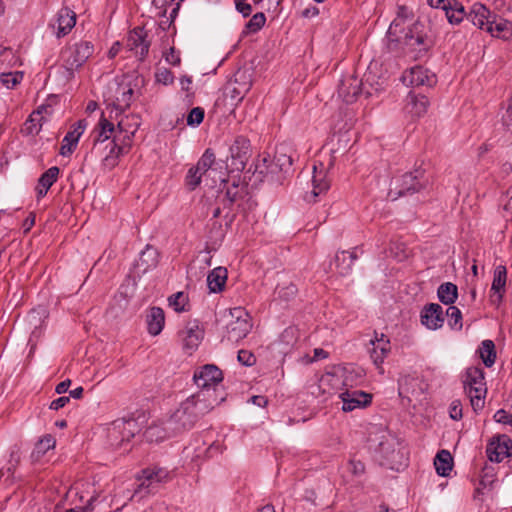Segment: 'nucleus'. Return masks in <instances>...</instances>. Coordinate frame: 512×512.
Returning <instances> with one entry per match:
<instances>
[{"label":"nucleus","instance_id":"nucleus-22","mask_svg":"<svg viewBox=\"0 0 512 512\" xmlns=\"http://www.w3.org/2000/svg\"><path fill=\"white\" fill-rule=\"evenodd\" d=\"M421 323L428 329L437 330L444 324V310L437 303H430L423 307L421 311Z\"/></svg>","mask_w":512,"mask_h":512},{"label":"nucleus","instance_id":"nucleus-5","mask_svg":"<svg viewBox=\"0 0 512 512\" xmlns=\"http://www.w3.org/2000/svg\"><path fill=\"white\" fill-rule=\"evenodd\" d=\"M93 53L94 45L86 40L66 45L61 51V59L68 76L74 77V72L80 69Z\"/></svg>","mask_w":512,"mask_h":512},{"label":"nucleus","instance_id":"nucleus-21","mask_svg":"<svg viewBox=\"0 0 512 512\" xmlns=\"http://www.w3.org/2000/svg\"><path fill=\"white\" fill-rule=\"evenodd\" d=\"M362 378L361 373H357L352 367L338 368L334 373H326L322 376L321 382H339L345 389L352 388L357 385L359 380Z\"/></svg>","mask_w":512,"mask_h":512},{"label":"nucleus","instance_id":"nucleus-59","mask_svg":"<svg viewBox=\"0 0 512 512\" xmlns=\"http://www.w3.org/2000/svg\"><path fill=\"white\" fill-rule=\"evenodd\" d=\"M235 8L243 17H248L252 13V6L248 3H244L243 1H236Z\"/></svg>","mask_w":512,"mask_h":512},{"label":"nucleus","instance_id":"nucleus-19","mask_svg":"<svg viewBox=\"0 0 512 512\" xmlns=\"http://www.w3.org/2000/svg\"><path fill=\"white\" fill-rule=\"evenodd\" d=\"M343 402L342 409L345 412L353 411L357 408H364L372 401V396L361 390L345 389L339 395Z\"/></svg>","mask_w":512,"mask_h":512},{"label":"nucleus","instance_id":"nucleus-43","mask_svg":"<svg viewBox=\"0 0 512 512\" xmlns=\"http://www.w3.org/2000/svg\"><path fill=\"white\" fill-rule=\"evenodd\" d=\"M334 265L339 275L345 276L349 274L352 269V261L349 260L348 252H337L334 259Z\"/></svg>","mask_w":512,"mask_h":512},{"label":"nucleus","instance_id":"nucleus-17","mask_svg":"<svg viewBox=\"0 0 512 512\" xmlns=\"http://www.w3.org/2000/svg\"><path fill=\"white\" fill-rule=\"evenodd\" d=\"M395 440L391 437L383 436L382 440L378 444L377 451L381 454L383 464L387 465L391 469L399 470V466L402 465V454L395 448Z\"/></svg>","mask_w":512,"mask_h":512},{"label":"nucleus","instance_id":"nucleus-60","mask_svg":"<svg viewBox=\"0 0 512 512\" xmlns=\"http://www.w3.org/2000/svg\"><path fill=\"white\" fill-rule=\"evenodd\" d=\"M69 401H70V397L61 396L51 402L50 409L59 410V409L63 408L67 403H69Z\"/></svg>","mask_w":512,"mask_h":512},{"label":"nucleus","instance_id":"nucleus-20","mask_svg":"<svg viewBox=\"0 0 512 512\" xmlns=\"http://www.w3.org/2000/svg\"><path fill=\"white\" fill-rule=\"evenodd\" d=\"M95 137L93 140V147L91 149V154L98 155L102 152V147L107 144V142L111 141V136L115 135V127L112 122L107 120L104 115L99 120L97 128L94 131Z\"/></svg>","mask_w":512,"mask_h":512},{"label":"nucleus","instance_id":"nucleus-14","mask_svg":"<svg viewBox=\"0 0 512 512\" xmlns=\"http://www.w3.org/2000/svg\"><path fill=\"white\" fill-rule=\"evenodd\" d=\"M76 24V14L68 7L61 8L55 20L49 23V28L52 29L54 35L60 39L70 33Z\"/></svg>","mask_w":512,"mask_h":512},{"label":"nucleus","instance_id":"nucleus-32","mask_svg":"<svg viewBox=\"0 0 512 512\" xmlns=\"http://www.w3.org/2000/svg\"><path fill=\"white\" fill-rule=\"evenodd\" d=\"M429 105L430 102L427 96L421 94L417 95L411 92L408 95V103L406 109L414 116L421 117L427 112Z\"/></svg>","mask_w":512,"mask_h":512},{"label":"nucleus","instance_id":"nucleus-57","mask_svg":"<svg viewBox=\"0 0 512 512\" xmlns=\"http://www.w3.org/2000/svg\"><path fill=\"white\" fill-rule=\"evenodd\" d=\"M449 414L453 420H460L462 418V404L460 400L452 401L449 407Z\"/></svg>","mask_w":512,"mask_h":512},{"label":"nucleus","instance_id":"nucleus-37","mask_svg":"<svg viewBox=\"0 0 512 512\" xmlns=\"http://www.w3.org/2000/svg\"><path fill=\"white\" fill-rule=\"evenodd\" d=\"M158 264V252L155 248L151 246H147L145 250H143L140 254V257L137 261V267L142 270V272H147L148 270L155 268Z\"/></svg>","mask_w":512,"mask_h":512},{"label":"nucleus","instance_id":"nucleus-34","mask_svg":"<svg viewBox=\"0 0 512 512\" xmlns=\"http://www.w3.org/2000/svg\"><path fill=\"white\" fill-rule=\"evenodd\" d=\"M227 269L224 267L214 268L207 276V285L211 292H221L226 284Z\"/></svg>","mask_w":512,"mask_h":512},{"label":"nucleus","instance_id":"nucleus-33","mask_svg":"<svg viewBox=\"0 0 512 512\" xmlns=\"http://www.w3.org/2000/svg\"><path fill=\"white\" fill-rule=\"evenodd\" d=\"M284 150L285 147L277 148L273 161L267 167L271 173H274L277 170L287 173L291 169L293 159Z\"/></svg>","mask_w":512,"mask_h":512},{"label":"nucleus","instance_id":"nucleus-61","mask_svg":"<svg viewBox=\"0 0 512 512\" xmlns=\"http://www.w3.org/2000/svg\"><path fill=\"white\" fill-rule=\"evenodd\" d=\"M39 446L44 450H49L55 446V439L51 435H47L39 441Z\"/></svg>","mask_w":512,"mask_h":512},{"label":"nucleus","instance_id":"nucleus-64","mask_svg":"<svg viewBox=\"0 0 512 512\" xmlns=\"http://www.w3.org/2000/svg\"><path fill=\"white\" fill-rule=\"evenodd\" d=\"M251 402L259 407H265L268 404V399L262 395H256L251 397Z\"/></svg>","mask_w":512,"mask_h":512},{"label":"nucleus","instance_id":"nucleus-55","mask_svg":"<svg viewBox=\"0 0 512 512\" xmlns=\"http://www.w3.org/2000/svg\"><path fill=\"white\" fill-rule=\"evenodd\" d=\"M237 358L238 361L245 366H252L256 362L255 356L248 350H239Z\"/></svg>","mask_w":512,"mask_h":512},{"label":"nucleus","instance_id":"nucleus-10","mask_svg":"<svg viewBox=\"0 0 512 512\" xmlns=\"http://www.w3.org/2000/svg\"><path fill=\"white\" fill-rule=\"evenodd\" d=\"M251 88V81L246 72H237L224 88V96L231 106H237Z\"/></svg>","mask_w":512,"mask_h":512},{"label":"nucleus","instance_id":"nucleus-40","mask_svg":"<svg viewBox=\"0 0 512 512\" xmlns=\"http://www.w3.org/2000/svg\"><path fill=\"white\" fill-rule=\"evenodd\" d=\"M437 297L444 305L452 306L458 297V288L452 282L442 283L437 289Z\"/></svg>","mask_w":512,"mask_h":512},{"label":"nucleus","instance_id":"nucleus-9","mask_svg":"<svg viewBox=\"0 0 512 512\" xmlns=\"http://www.w3.org/2000/svg\"><path fill=\"white\" fill-rule=\"evenodd\" d=\"M230 163L226 164V169L230 172H241L245 169L246 163L250 157V141L244 136L235 138L230 146Z\"/></svg>","mask_w":512,"mask_h":512},{"label":"nucleus","instance_id":"nucleus-63","mask_svg":"<svg viewBox=\"0 0 512 512\" xmlns=\"http://www.w3.org/2000/svg\"><path fill=\"white\" fill-rule=\"evenodd\" d=\"M70 385H71V380L66 379V380L60 382L59 384H57L55 391L58 394L66 393L68 391Z\"/></svg>","mask_w":512,"mask_h":512},{"label":"nucleus","instance_id":"nucleus-7","mask_svg":"<svg viewBox=\"0 0 512 512\" xmlns=\"http://www.w3.org/2000/svg\"><path fill=\"white\" fill-rule=\"evenodd\" d=\"M169 472L163 468H146L141 472V476L137 479L139 481L138 487L135 489V494H140L144 497L149 494L157 492L161 483L167 482L169 479Z\"/></svg>","mask_w":512,"mask_h":512},{"label":"nucleus","instance_id":"nucleus-62","mask_svg":"<svg viewBox=\"0 0 512 512\" xmlns=\"http://www.w3.org/2000/svg\"><path fill=\"white\" fill-rule=\"evenodd\" d=\"M511 415H509L505 410L503 409H500L498 410L495 415H494V419L496 422H499V423H504V424H509V419H510Z\"/></svg>","mask_w":512,"mask_h":512},{"label":"nucleus","instance_id":"nucleus-45","mask_svg":"<svg viewBox=\"0 0 512 512\" xmlns=\"http://www.w3.org/2000/svg\"><path fill=\"white\" fill-rule=\"evenodd\" d=\"M216 164V156L211 148H207L197 164L195 165L196 169L201 172L203 175Z\"/></svg>","mask_w":512,"mask_h":512},{"label":"nucleus","instance_id":"nucleus-1","mask_svg":"<svg viewBox=\"0 0 512 512\" xmlns=\"http://www.w3.org/2000/svg\"><path fill=\"white\" fill-rule=\"evenodd\" d=\"M412 18V11L406 6H398L396 18L391 22L386 34L388 52L403 55L415 50H427L423 23L415 21L405 27V22Z\"/></svg>","mask_w":512,"mask_h":512},{"label":"nucleus","instance_id":"nucleus-3","mask_svg":"<svg viewBox=\"0 0 512 512\" xmlns=\"http://www.w3.org/2000/svg\"><path fill=\"white\" fill-rule=\"evenodd\" d=\"M428 185L429 179L425 174V170L417 168L412 172H406L394 177L390 183L388 196L391 200H396L399 197L420 192Z\"/></svg>","mask_w":512,"mask_h":512},{"label":"nucleus","instance_id":"nucleus-27","mask_svg":"<svg viewBox=\"0 0 512 512\" xmlns=\"http://www.w3.org/2000/svg\"><path fill=\"white\" fill-rule=\"evenodd\" d=\"M492 37L499 38L503 41L512 40V21L504 19L497 14L491 19V24L486 27Z\"/></svg>","mask_w":512,"mask_h":512},{"label":"nucleus","instance_id":"nucleus-6","mask_svg":"<svg viewBox=\"0 0 512 512\" xmlns=\"http://www.w3.org/2000/svg\"><path fill=\"white\" fill-rule=\"evenodd\" d=\"M230 315L232 320L226 325L224 337L232 343H238L249 334L252 323L249 314L241 307L231 309Z\"/></svg>","mask_w":512,"mask_h":512},{"label":"nucleus","instance_id":"nucleus-38","mask_svg":"<svg viewBox=\"0 0 512 512\" xmlns=\"http://www.w3.org/2000/svg\"><path fill=\"white\" fill-rule=\"evenodd\" d=\"M137 426L134 420L124 421L121 424L116 425L109 433V437L112 440H116L118 434H122L120 443L117 445L121 446L124 441H129L130 438L134 437V428Z\"/></svg>","mask_w":512,"mask_h":512},{"label":"nucleus","instance_id":"nucleus-30","mask_svg":"<svg viewBox=\"0 0 512 512\" xmlns=\"http://www.w3.org/2000/svg\"><path fill=\"white\" fill-rule=\"evenodd\" d=\"M146 323L150 335H159L165 324L164 310L156 306L150 308L146 316Z\"/></svg>","mask_w":512,"mask_h":512},{"label":"nucleus","instance_id":"nucleus-39","mask_svg":"<svg viewBox=\"0 0 512 512\" xmlns=\"http://www.w3.org/2000/svg\"><path fill=\"white\" fill-rule=\"evenodd\" d=\"M436 472L440 476H448L453 467V458L449 451L441 450L434 459Z\"/></svg>","mask_w":512,"mask_h":512},{"label":"nucleus","instance_id":"nucleus-41","mask_svg":"<svg viewBox=\"0 0 512 512\" xmlns=\"http://www.w3.org/2000/svg\"><path fill=\"white\" fill-rule=\"evenodd\" d=\"M178 435L166 429V420L162 424H154L149 426L145 431V437L148 441H162L165 438Z\"/></svg>","mask_w":512,"mask_h":512},{"label":"nucleus","instance_id":"nucleus-18","mask_svg":"<svg viewBox=\"0 0 512 512\" xmlns=\"http://www.w3.org/2000/svg\"><path fill=\"white\" fill-rule=\"evenodd\" d=\"M87 127L85 119L78 120L71 127L67 134L64 136L61 147L60 155L70 156L77 148L80 137L83 135Z\"/></svg>","mask_w":512,"mask_h":512},{"label":"nucleus","instance_id":"nucleus-46","mask_svg":"<svg viewBox=\"0 0 512 512\" xmlns=\"http://www.w3.org/2000/svg\"><path fill=\"white\" fill-rule=\"evenodd\" d=\"M445 315L447 317L448 325L453 330H461L463 323H462V313L460 309L456 306H449L446 309Z\"/></svg>","mask_w":512,"mask_h":512},{"label":"nucleus","instance_id":"nucleus-48","mask_svg":"<svg viewBox=\"0 0 512 512\" xmlns=\"http://www.w3.org/2000/svg\"><path fill=\"white\" fill-rule=\"evenodd\" d=\"M23 76L24 74L21 71L2 73L0 75V81L6 88L13 89L16 85L21 83Z\"/></svg>","mask_w":512,"mask_h":512},{"label":"nucleus","instance_id":"nucleus-49","mask_svg":"<svg viewBox=\"0 0 512 512\" xmlns=\"http://www.w3.org/2000/svg\"><path fill=\"white\" fill-rule=\"evenodd\" d=\"M266 23V16L262 12H258L254 14L251 19L246 23L245 29L247 32L256 33L258 32Z\"/></svg>","mask_w":512,"mask_h":512},{"label":"nucleus","instance_id":"nucleus-25","mask_svg":"<svg viewBox=\"0 0 512 512\" xmlns=\"http://www.w3.org/2000/svg\"><path fill=\"white\" fill-rule=\"evenodd\" d=\"M362 82L355 75L344 77L338 86V95L346 103H352L361 93Z\"/></svg>","mask_w":512,"mask_h":512},{"label":"nucleus","instance_id":"nucleus-12","mask_svg":"<svg viewBox=\"0 0 512 512\" xmlns=\"http://www.w3.org/2000/svg\"><path fill=\"white\" fill-rule=\"evenodd\" d=\"M428 4L444 12L448 22L452 25L460 24L466 15L464 5L458 0H428Z\"/></svg>","mask_w":512,"mask_h":512},{"label":"nucleus","instance_id":"nucleus-44","mask_svg":"<svg viewBox=\"0 0 512 512\" xmlns=\"http://www.w3.org/2000/svg\"><path fill=\"white\" fill-rule=\"evenodd\" d=\"M169 306L172 307L176 312H184L189 309V299L188 296L180 291L172 294L168 297Z\"/></svg>","mask_w":512,"mask_h":512},{"label":"nucleus","instance_id":"nucleus-50","mask_svg":"<svg viewBox=\"0 0 512 512\" xmlns=\"http://www.w3.org/2000/svg\"><path fill=\"white\" fill-rule=\"evenodd\" d=\"M203 174L199 172L195 166H192L185 177V184L189 190H195L201 183Z\"/></svg>","mask_w":512,"mask_h":512},{"label":"nucleus","instance_id":"nucleus-26","mask_svg":"<svg viewBox=\"0 0 512 512\" xmlns=\"http://www.w3.org/2000/svg\"><path fill=\"white\" fill-rule=\"evenodd\" d=\"M506 279L507 271L505 266H497L494 270V276L491 285L492 294L490 295L491 303L495 306H499L503 301Z\"/></svg>","mask_w":512,"mask_h":512},{"label":"nucleus","instance_id":"nucleus-51","mask_svg":"<svg viewBox=\"0 0 512 512\" xmlns=\"http://www.w3.org/2000/svg\"><path fill=\"white\" fill-rule=\"evenodd\" d=\"M298 292V289L295 284L288 283L284 286H278L276 288V293L280 299H283L285 301H289L293 299Z\"/></svg>","mask_w":512,"mask_h":512},{"label":"nucleus","instance_id":"nucleus-42","mask_svg":"<svg viewBox=\"0 0 512 512\" xmlns=\"http://www.w3.org/2000/svg\"><path fill=\"white\" fill-rule=\"evenodd\" d=\"M480 358L486 367H491L495 363L496 351L495 344L492 340L482 341L478 349Z\"/></svg>","mask_w":512,"mask_h":512},{"label":"nucleus","instance_id":"nucleus-58","mask_svg":"<svg viewBox=\"0 0 512 512\" xmlns=\"http://www.w3.org/2000/svg\"><path fill=\"white\" fill-rule=\"evenodd\" d=\"M348 470L356 475V476H359V475H362L365 471V466L364 464L359 461V460H350L349 463H348Z\"/></svg>","mask_w":512,"mask_h":512},{"label":"nucleus","instance_id":"nucleus-8","mask_svg":"<svg viewBox=\"0 0 512 512\" xmlns=\"http://www.w3.org/2000/svg\"><path fill=\"white\" fill-rule=\"evenodd\" d=\"M193 380L201 390H209L212 398H217L216 386L222 382L223 373L217 366L206 364L195 370Z\"/></svg>","mask_w":512,"mask_h":512},{"label":"nucleus","instance_id":"nucleus-31","mask_svg":"<svg viewBox=\"0 0 512 512\" xmlns=\"http://www.w3.org/2000/svg\"><path fill=\"white\" fill-rule=\"evenodd\" d=\"M314 174L312 178L313 189L309 194H306L305 200L308 202H315L316 197L330 188V181L326 178L324 171H317L316 166L313 167Z\"/></svg>","mask_w":512,"mask_h":512},{"label":"nucleus","instance_id":"nucleus-53","mask_svg":"<svg viewBox=\"0 0 512 512\" xmlns=\"http://www.w3.org/2000/svg\"><path fill=\"white\" fill-rule=\"evenodd\" d=\"M155 78L158 83L163 85H170L174 82V75L167 68H158L155 73Z\"/></svg>","mask_w":512,"mask_h":512},{"label":"nucleus","instance_id":"nucleus-15","mask_svg":"<svg viewBox=\"0 0 512 512\" xmlns=\"http://www.w3.org/2000/svg\"><path fill=\"white\" fill-rule=\"evenodd\" d=\"M402 81L407 86L420 87L427 86L432 87L436 83V76L433 73L422 66L412 67L410 70L404 72L402 75Z\"/></svg>","mask_w":512,"mask_h":512},{"label":"nucleus","instance_id":"nucleus-35","mask_svg":"<svg viewBox=\"0 0 512 512\" xmlns=\"http://www.w3.org/2000/svg\"><path fill=\"white\" fill-rule=\"evenodd\" d=\"M46 107L45 106H40L36 111H34L29 117L28 119L25 121V123L23 124V127L21 129V132L24 134V135H37L41 128H42V123L41 121L43 120V117H41V113L43 110H45Z\"/></svg>","mask_w":512,"mask_h":512},{"label":"nucleus","instance_id":"nucleus-36","mask_svg":"<svg viewBox=\"0 0 512 512\" xmlns=\"http://www.w3.org/2000/svg\"><path fill=\"white\" fill-rule=\"evenodd\" d=\"M118 136H114L113 139L105 146L102 147L103 149H109V152L105 155L103 158V165L104 167L108 169H113L118 164V159L120 156L124 155L125 153H118L119 143H118Z\"/></svg>","mask_w":512,"mask_h":512},{"label":"nucleus","instance_id":"nucleus-16","mask_svg":"<svg viewBox=\"0 0 512 512\" xmlns=\"http://www.w3.org/2000/svg\"><path fill=\"white\" fill-rule=\"evenodd\" d=\"M126 46L135 55L139 56L140 60H143L147 56L150 47L145 29L139 26L132 29L128 34Z\"/></svg>","mask_w":512,"mask_h":512},{"label":"nucleus","instance_id":"nucleus-47","mask_svg":"<svg viewBox=\"0 0 512 512\" xmlns=\"http://www.w3.org/2000/svg\"><path fill=\"white\" fill-rule=\"evenodd\" d=\"M122 92L120 96L116 97V108L121 112H124L126 109L130 107L132 102V98L134 95V90L130 86L121 87Z\"/></svg>","mask_w":512,"mask_h":512},{"label":"nucleus","instance_id":"nucleus-29","mask_svg":"<svg viewBox=\"0 0 512 512\" xmlns=\"http://www.w3.org/2000/svg\"><path fill=\"white\" fill-rule=\"evenodd\" d=\"M60 174V169L57 166H52L46 170L38 179L36 190L37 199L43 198L52 185L57 181Z\"/></svg>","mask_w":512,"mask_h":512},{"label":"nucleus","instance_id":"nucleus-56","mask_svg":"<svg viewBox=\"0 0 512 512\" xmlns=\"http://www.w3.org/2000/svg\"><path fill=\"white\" fill-rule=\"evenodd\" d=\"M164 58L166 62L173 66H179L181 63L180 53L175 50L174 47H171L165 54Z\"/></svg>","mask_w":512,"mask_h":512},{"label":"nucleus","instance_id":"nucleus-28","mask_svg":"<svg viewBox=\"0 0 512 512\" xmlns=\"http://www.w3.org/2000/svg\"><path fill=\"white\" fill-rule=\"evenodd\" d=\"M139 127V122H135L133 124H129L128 127H125V123L123 120L119 121L117 124L118 132L114 136H118L119 140V148L118 153L127 154L132 145V139L134 137L135 132Z\"/></svg>","mask_w":512,"mask_h":512},{"label":"nucleus","instance_id":"nucleus-54","mask_svg":"<svg viewBox=\"0 0 512 512\" xmlns=\"http://www.w3.org/2000/svg\"><path fill=\"white\" fill-rule=\"evenodd\" d=\"M244 190V187L239 188L238 184L233 183L231 187L227 188L226 197L230 201V203H234L238 199L243 197Z\"/></svg>","mask_w":512,"mask_h":512},{"label":"nucleus","instance_id":"nucleus-11","mask_svg":"<svg viewBox=\"0 0 512 512\" xmlns=\"http://www.w3.org/2000/svg\"><path fill=\"white\" fill-rule=\"evenodd\" d=\"M204 334V328L197 319L187 321L178 332V336L182 341V347L189 354L198 348L204 338Z\"/></svg>","mask_w":512,"mask_h":512},{"label":"nucleus","instance_id":"nucleus-23","mask_svg":"<svg viewBox=\"0 0 512 512\" xmlns=\"http://www.w3.org/2000/svg\"><path fill=\"white\" fill-rule=\"evenodd\" d=\"M370 344L372 345L370 357L376 367L383 372L382 364L391 351L390 339L384 334L378 336V334L375 333V337L370 340Z\"/></svg>","mask_w":512,"mask_h":512},{"label":"nucleus","instance_id":"nucleus-24","mask_svg":"<svg viewBox=\"0 0 512 512\" xmlns=\"http://www.w3.org/2000/svg\"><path fill=\"white\" fill-rule=\"evenodd\" d=\"M494 15L495 13L490 11L484 4L476 2L470 7L468 12L466 11L465 18L471 21L474 26L486 31V27L491 24V19H493Z\"/></svg>","mask_w":512,"mask_h":512},{"label":"nucleus","instance_id":"nucleus-13","mask_svg":"<svg viewBox=\"0 0 512 512\" xmlns=\"http://www.w3.org/2000/svg\"><path fill=\"white\" fill-rule=\"evenodd\" d=\"M511 451L512 440L505 434L492 437L486 447L488 459L497 463L510 456Z\"/></svg>","mask_w":512,"mask_h":512},{"label":"nucleus","instance_id":"nucleus-2","mask_svg":"<svg viewBox=\"0 0 512 512\" xmlns=\"http://www.w3.org/2000/svg\"><path fill=\"white\" fill-rule=\"evenodd\" d=\"M224 398H212L209 390H200L182 401L179 407L166 419V429L181 434L192 429L195 424L209 413Z\"/></svg>","mask_w":512,"mask_h":512},{"label":"nucleus","instance_id":"nucleus-4","mask_svg":"<svg viewBox=\"0 0 512 512\" xmlns=\"http://www.w3.org/2000/svg\"><path fill=\"white\" fill-rule=\"evenodd\" d=\"M463 387L466 395L470 399L471 406L475 412L484 408L487 387L484 371L480 367H469L466 369Z\"/></svg>","mask_w":512,"mask_h":512},{"label":"nucleus","instance_id":"nucleus-52","mask_svg":"<svg viewBox=\"0 0 512 512\" xmlns=\"http://www.w3.org/2000/svg\"><path fill=\"white\" fill-rule=\"evenodd\" d=\"M204 109L201 107H194L191 109L187 116V124L189 126H198L203 122L204 119Z\"/></svg>","mask_w":512,"mask_h":512}]
</instances>
